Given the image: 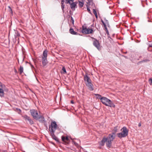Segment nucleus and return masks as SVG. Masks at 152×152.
<instances>
[{"label":"nucleus","instance_id":"nucleus-19","mask_svg":"<svg viewBox=\"0 0 152 152\" xmlns=\"http://www.w3.org/2000/svg\"><path fill=\"white\" fill-rule=\"evenodd\" d=\"M88 1V3H87V4H89V5L91 4L92 6L95 5V4L93 2V0H87Z\"/></svg>","mask_w":152,"mask_h":152},{"label":"nucleus","instance_id":"nucleus-22","mask_svg":"<svg viewBox=\"0 0 152 152\" xmlns=\"http://www.w3.org/2000/svg\"><path fill=\"white\" fill-rule=\"evenodd\" d=\"M95 95L96 96L97 99H99L101 100V98H102L101 95L100 94H95Z\"/></svg>","mask_w":152,"mask_h":152},{"label":"nucleus","instance_id":"nucleus-16","mask_svg":"<svg viewBox=\"0 0 152 152\" xmlns=\"http://www.w3.org/2000/svg\"><path fill=\"white\" fill-rule=\"evenodd\" d=\"M48 52V51L46 49L44 51L43 53L42 58H47Z\"/></svg>","mask_w":152,"mask_h":152},{"label":"nucleus","instance_id":"nucleus-48","mask_svg":"<svg viewBox=\"0 0 152 152\" xmlns=\"http://www.w3.org/2000/svg\"><path fill=\"white\" fill-rule=\"evenodd\" d=\"M15 38H16V37L15 35Z\"/></svg>","mask_w":152,"mask_h":152},{"label":"nucleus","instance_id":"nucleus-44","mask_svg":"<svg viewBox=\"0 0 152 152\" xmlns=\"http://www.w3.org/2000/svg\"><path fill=\"white\" fill-rule=\"evenodd\" d=\"M31 67H34L32 65H31Z\"/></svg>","mask_w":152,"mask_h":152},{"label":"nucleus","instance_id":"nucleus-28","mask_svg":"<svg viewBox=\"0 0 152 152\" xmlns=\"http://www.w3.org/2000/svg\"><path fill=\"white\" fill-rule=\"evenodd\" d=\"M86 7H87L88 11V12L89 13L91 14L90 10V8L89 7L88 5H86Z\"/></svg>","mask_w":152,"mask_h":152},{"label":"nucleus","instance_id":"nucleus-7","mask_svg":"<svg viewBox=\"0 0 152 152\" xmlns=\"http://www.w3.org/2000/svg\"><path fill=\"white\" fill-rule=\"evenodd\" d=\"M23 117L25 120L26 121H28L29 124H30V125H32L34 124L33 121L28 116L26 115H25Z\"/></svg>","mask_w":152,"mask_h":152},{"label":"nucleus","instance_id":"nucleus-46","mask_svg":"<svg viewBox=\"0 0 152 152\" xmlns=\"http://www.w3.org/2000/svg\"><path fill=\"white\" fill-rule=\"evenodd\" d=\"M75 144L76 145V144H77V143L76 142H75Z\"/></svg>","mask_w":152,"mask_h":152},{"label":"nucleus","instance_id":"nucleus-21","mask_svg":"<svg viewBox=\"0 0 152 152\" xmlns=\"http://www.w3.org/2000/svg\"><path fill=\"white\" fill-rule=\"evenodd\" d=\"M19 71L20 74H21L23 72V67L21 66H20L19 69Z\"/></svg>","mask_w":152,"mask_h":152},{"label":"nucleus","instance_id":"nucleus-5","mask_svg":"<svg viewBox=\"0 0 152 152\" xmlns=\"http://www.w3.org/2000/svg\"><path fill=\"white\" fill-rule=\"evenodd\" d=\"M93 30L92 28H87L86 27H85L84 26H82V29L81 31L83 34H91L93 32Z\"/></svg>","mask_w":152,"mask_h":152},{"label":"nucleus","instance_id":"nucleus-26","mask_svg":"<svg viewBox=\"0 0 152 152\" xmlns=\"http://www.w3.org/2000/svg\"><path fill=\"white\" fill-rule=\"evenodd\" d=\"M148 50L149 51H152V44L151 45H150L148 48Z\"/></svg>","mask_w":152,"mask_h":152},{"label":"nucleus","instance_id":"nucleus-31","mask_svg":"<svg viewBox=\"0 0 152 152\" xmlns=\"http://www.w3.org/2000/svg\"><path fill=\"white\" fill-rule=\"evenodd\" d=\"M149 60L148 59H145V60H143L142 61H141L139 62V63H141V62H146L147 61H149Z\"/></svg>","mask_w":152,"mask_h":152},{"label":"nucleus","instance_id":"nucleus-30","mask_svg":"<svg viewBox=\"0 0 152 152\" xmlns=\"http://www.w3.org/2000/svg\"><path fill=\"white\" fill-rule=\"evenodd\" d=\"M148 82L150 85H152V78H150L149 79Z\"/></svg>","mask_w":152,"mask_h":152},{"label":"nucleus","instance_id":"nucleus-32","mask_svg":"<svg viewBox=\"0 0 152 152\" xmlns=\"http://www.w3.org/2000/svg\"><path fill=\"white\" fill-rule=\"evenodd\" d=\"M8 8L9 9V12L12 14V11L11 7L10 6H8Z\"/></svg>","mask_w":152,"mask_h":152},{"label":"nucleus","instance_id":"nucleus-18","mask_svg":"<svg viewBox=\"0 0 152 152\" xmlns=\"http://www.w3.org/2000/svg\"><path fill=\"white\" fill-rule=\"evenodd\" d=\"M69 32L70 33L73 35H77L79 34L78 33H77V32L75 31L72 28H70L69 29Z\"/></svg>","mask_w":152,"mask_h":152},{"label":"nucleus","instance_id":"nucleus-20","mask_svg":"<svg viewBox=\"0 0 152 152\" xmlns=\"http://www.w3.org/2000/svg\"><path fill=\"white\" fill-rule=\"evenodd\" d=\"M78 2H79V7H83V6L84 5V1H83V0H82V2L80 1H79Z\"/></svg>","mask_w":152,"mask_h":152},{"label":"nucleus","instance_id":"nucleus-9","mask_svg":"<svg viewBox=\"0 0 152 152\" xmlns=\"http://www.w3.org/2000/svg\"><path fill=\"white\" fill-rule=\"evenodd\" d=\"M83 79L84 81L87 82V83H89L92 82L90 77L88 76L87 74H86L84 75Z\"/></svg>","mask_w":152,"mask_h":152},{"label":"nucleus","instance_id":"nucleus-34","mask_svg":"<svg viewBox=\"0 0 152 152\" xmlns=\"http://www.w3.org/2000/svg\"><path fill=\"white\" fill-rule=\"evenodd\" d=\"M71 22H72L73 24H74V19H73V18L72 16H71Z\"/></svg>","mask_w":152,"mask_h":152},{"label":"nucleus","instance_id":"nucleus-41","mask_svg":"<svg viewBox=\"0 0 152 152\" xmlns=\"http://www.w3.org/2000/svg\"><path fill=\"white\" fill-rule=\"evenodd\" d=\"M71 103H72V104L74 103V101L73 100L71 101Z\"/></svg>","mask_w":152,"mask_h":152},{"label":"nucleus","instance_id":"nucleus-13","mask_svg":"<svg viewBox=\"0 0 152 152\" xmlns=\"http://www.w3.org/2000/svg\"><path fill=\"white\" fill-rule=\"evenodd\" d=\"M38 120H39V121L41 123H43L45 122L44 117L42 115L40 116H38Z\"/></svg>","mask_w":152,"mask_h":152},{"label":"nucleus","instance_id":"nucleus-3","mask_svg":"<svg viewBox=\"0 0 152 152\" xmlns=\"http://www.w3.org/2000/svg\"><path fill=\"white\" fill-rule=\"evenodd\" d=\"M57 126L58 125L56 121H52L51 124L49 126V129L50 133H54Z\"/></svg>","mask_w":152,"mask_h":152},{"label":"nucleus","instance_id":"nucleus-12","mask_svg":"<svg viewBox=\"0 0 152 152\" xmlns=\"http://www.w3.org/2000/svg\"><path fill=\"white\" fill-rule=\"evenodd\" d=\"M50 135L53 139L55 140L57 142L60 143L59 139L55 135L54 133H50Z\"/></svg>","mask_w":152,"mask_h":152},{"label":"nucleus","instance_id":"nucleus-23","mask_svg":"<svg viewBox=\"0 0 152 152\" xmlns=\"http://www.w3.org/2000/svg\"><path fill=\"white\" fill-rule=\"evenodd\" d=\"M104 30H105V31H106V33L108 37L110 38V39H111V37H110L109 33V31H108V30L107 29V28H106V29H104Z\"/></svg>","mask_w":152,"mask_h":152},{"label":"nucleus","instance_id":"nucleus-15","mask_svg":"<svg viewBox=\"0 0 152 152\" xmlns=\"http://www.w3.org/2000/svg\"><path fill=\"white\" fill-rule=\"evenodd\" d=\"M42 63L43 66H46L48 63L47 58H42Z\"/></svg>","mask_w":152,"mask_h":152},{"label":"nucleus","instance_id":"nucleus-43","mask_svg":"<svg viewBox=\"0 0 152 152\" xmlns=\"http://www.w3.org/2000/svg\"><path fill=\"white\" fill-rule=\"evenodd\" d=\"M123 53H124V54H126V53H127V51H126V52H124Z\"/></svg>","mask_w":152,"mask_h":152},{"label":"nucleus","instance_id":"nucleus-10","mask_svg":"<svg viewBox=\"0 0 152 152\" xmlns=\"http://www.w3.org/2000/svg\"><path fill=\"white\" fill-rule=\"evenodd\" d=\"M86 85L90 91H93L94 90V85L91 82L89 83H86Z\"/></svg>","mask_w":152,"mask_h":152},{"label":"nucleus","instance_id":"nucleus-47","mask_svg":"<svg viewBox=\"0 0 152 152\" xmlns=\"http://www.w3.org/2000/svg\"><path fill=\"white\" fill-rule=\"evenodd\" d=\"M75 4H77V2H75Z\"/></svg>","mask_w":152,"mask_h":152},{"label":"nucleus","instance_id":"nucleus-42","mask_svg":"<svg viewBox=\"0 0 152 152\" xmlns=\"http://www.w3.org/2000/svg\"><path fill=\"white\" fill-rule=\"evenodd\" d=\"M141 126V124L140 123H139V124H138V126Z\"/></svg>","mask_w":152,"mask_h":152},{"label":"nucleus","instance_id":"nucleus-6","mask_svg":"<svg viewBox=\"0 0 152 152\" xmlns=\"http://www.w3.org/2000/svg\"><path fill=\"white\" fill-rule=\"evenodd\" d=\"M30 113L31 115L33 116V118L36 120H38V114L37 111L34 109L31 110H30Z\"/></svg>","mask_w":152,"mask_h":152},{"label":"nucleus","instance_id":"nucleus-17","mask_svg":"<svg viewBox=\"0 0 152 152\" xmlns=\"http://www.w3.org/2000/svg\"><path fill=\"white\" fill-rule=\"evenodd\" d=\"M70 4V7L72 10H75V8L76 6L77 5H76V4H75V2H73L72 3H71V4Z\"/></svg>","mask_w":152,"mask_h":152},{"label":"nucleus","instance_id":"nucleus-1","mask_svg":"<svg viewBox=\"0 0 152 152\" xmlns=\"http://www.w3.org/2000/svg\"><path fill=\"white\" fill-rule=\"evenodd\" d=\"M118 128L117 126H115L112 130L111 134H109L107 137H104L102 140L99 142L100 145L103 146L106 142L107 146L110 148L112 145V142L115 138V134L118 129Z\"/></svg>","mask_w":152,"mask_h":152},{"label":"nucleus","instance_id":"nucleus-29","mask_svg":"<svg viewBox=\"0 0 152 152\" xmlns=\"http://www.w3.org/2000/svg\"><path fill=\"white\" fill-rule=\"evenodd\" d=\"M62 70L63 71V73L65 74L66 73V70L64 66L62 67Z\"/></svg>","mask_w":152,"mask_h":152},{"label":"nucleus","instance_id":"nucleus-33","mask_svg":"<svg viewBox=\"0 0 152 152\" xmlns=\"http://www.w3.org/2000/svg\"><path fill=\"white\" fill-rule=\"evenodd\" d=\"M61 9L63 12H64V4H61Z\"/></svg>","mask_w":152,"mask_h":152},{"label":"nucleus","instance_id":"nucleus-14","mask_svg":"<svg viewBox=\"0 0 152 152\" xmlns=\"http://www.w3.org/2000/svg\"><path fill=\"white\" fill-rule=\"evenodd\" d=\"M107 98L103 96L101 99V102L104 105H107V104L105 103L106 101L107 100Z\"/></svg>","mask_w":152,"mask_h":152},{"label":"nucleus","instance_id":"nucleus-45","mask_svg":"<svg viewBox=\"0 0 152 152\" xmlns=\"http://www.w3.org/2000/svg\"><path fill=\"white\" fill-rule=\"evenodd\" d=\"M15 72H17V70H16V69H15Z\"/></svg>","mask_w":152,"mask_h":152},{"label":"nucleus","instance_id":"nucleus-40","mask_svg":"<svg viewBox=\"0 0 152 152\" xmlns=\"http://www.w3.org/2000/svg\"><path fill=\"white\" fill-rule=\"evenodd\" d=\"M122 56L124 57V58H127V57L126 56H125L124 55H122Z\"/></svg>","mask_w":152,"mask_h":152},{"label":"nucleus","instance_id":"nucleus-11","mask_svg":"<svg viewBox=\"0 0 152 152\" xmlns=\"http://www.w3.org/2000/svg\"><path fill=\"white\" fill-rule=\"evenodd\" d=\"M61 140L62 141L66 144L68 143L66 142H68L69 141V139L67 136L65 137L63 136H62Z\"/></svg>","mask_w":152,"mask_h":152},{"label":"nucleus","instance_id":"nucleus-39","mask_svg":"<svg viewBox=\"0 0 152 152\" xmlns=\"http://www.w3.org/2000/svg\"><path fill=\"white\" fill-rule=\"evenodd\" d=\"M64 0H61V4H64Z\"/></svg>","mask_w":152,"mask_h":152},{"label":"nucleus","instance_id":"nucleus-8","mask_svg":"<svg viewBox=\"0 0 152 152\" xmlns=\"http://www.w3.org/2000/svg\"><path fill=\"white\" fill-rule=\"evenodd\" d=\"M105 103L107 104V105H105L106 106L110 107H113V108L115 107V105L113 103L111 100L108 99H107V100L106 101Z\"/></svg>","mask_w":152,"mask_h":152},{"label":"nucleus","instance_id":"nucleus-38","mask_svg":"<svg viewBox=\"0 0 152 152\" xmlns=\"http://www.w3.org/2000/svg\"><path fill=\"white\" fill-rule=\"evenodd\" d=\"M101 21L103 25H104V24H105V23L104 22L103 20L102 19H101Z\"/></svg>","mask_w":152,"mask_h":152},{"label":"nucleus","instance_id":"nucleus-37","mask_svg":"<svg viewBox=\"0 0 152 152\" xmlns=\"http://www.w3.org/2000/svg\"><path fill=\"white\" fill-rule=\"evenodd\" d=\"M101 21L103 25H104V24H105V23L104 22L103 20L102 19H101Z\"/></svg>","mask_w":152,"mask_h":152},{"label":"nucleus","instance_id":"nucleus-27","mask_svg":"<svg viewBox=\"0 0 152 152\" xmlns=\"http://www.w3.org/2000/svg\"><path fill=\"white\" fill-rule=\"evenodd\" d=\"M105 21V23L106 24L108 27L109 26V24L108 20L106 19L105 18L104 19Z\"/></svg>","mask_w":152,"mask_h":152},{"label":"nucleus","instance_id":"nucleus-25","mask_svg":"<svg viewBox=\"0 0 152 152\" xmlns=\"http://www.w3.org/2000/svg\"><path fill=\"white\" fill-rule=\"evenodd\" d=\"M93 12L96 18H98L95 9H93Z\"/></svg>","mask_w":152,"mask_h":152},{"label":"nucleus","instance_id":"nucleus-24","mask_svg":"<svg viewBox=\"0 0 152 152\" xmlns=\"http://www.w3.org/2000/svg\"><path fill=\"white\" fill-rule=\"evenodd\" d=\"M74 0H66V1L65 2V3L66 4L69 3V4H71V1L72 3L73 2Z\"/></svg>","mask_w":152,"mask_h":152},{"label":"nucleus","instance_id":"nucleus-35","mask_svg":"<svg viewBox=\"0 0 152 152\" xmlns=\"http://www.w3.org/2000/svg\"><path fill=\"white\" fill-rule=\"evenodd\" d=\"M15 34L16 35V36L19 37L20 36V34L18 32H15Z\"/></svg>","mask_w":152,"mask_h":152},{"label":"nucleus","instance_id":"nucleus-4","mask_svg":"<svg viewBox=\"0 0 152 152\" xmlns=\"http://www.w3.org/2000/svg\"><path fill=\"white\" fill-rule=\"evenodd\" d=\"M91 38L94 39L93 42V45L98 50H100L101 49V48L99 41L93 37H91Z\"/></svg>","mask_w":152,"mask_h":152},{"label":"nucleus","instance_id":"nucleus-2","mask_svg":"<svg viewBox=\"0 0 152 152\" xmlns=\"http://www.w3.org/2000/svg\"><path fill=\"white\" fill-rule=\"evenodd\" d=\"M122 131L121 132L117 134L118 137L120 138L122 137H125L127 136L128 134L129 130L125 126H124L121 129Z\"/></svg>","mask_w":152,"mask_h":152},{"label":"nucleus","instance_id":"nucleus-36","mask_svg":"<svg viewBox=\"0 0 152 152\" xmlns=\"http://www.w3.org/2000/svg\"><path fill=\"white\" fill-rule=\"evenodd\" d=\"M106 24H104V25H104V29H106V28H107V26H106Z\"/></svg>","mask_w":152,"mask_h":152}]
</instances>
